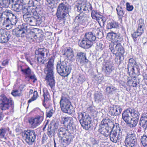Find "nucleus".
Here are the masks:
<instances>
[{
    "mask_svg": "<svg viewBox=\"0 0 147 147\" xmlns=\"http://www.w3.org/2000/svg\"><path fill=\"white\" fill-rule=\"evenodd\" d=\"M58 1V0H47V2L49 4H54L56 2L57 3Z\"/></svg>",
    "mask_w": 147,
    "mask_h": 147,
    "instance_id": "obj_59",
    "label": "nucleus"
},
{
    "mask_svg": "<svg viewBox=\"0 0 147 147\" xmlns=\"http://www.w3.org/2000/svg\"><path fill=\"white\" fill-rule=\"evenodd\" d=\"M72 119V118L71 117H62L61 118V123H63L65 126Z\"/></svg>",
    "mask_w": 147,
    "mask_h": 147,
    "instance_id": "obj_39",
    "label": "nucleus"
},
{
    "mask_svg": "<svg viewBox=\"0 0 147 147\" xmlns=\"http://www.w3.org/2000/svg\"><path fill=\"white\" fill-rule=\"evenodd\" d=\"M113 122L109 119H105L101 122L99 129L101 134L105 137L110 135L112 128L115 127Z\"/></svg>",
    "mask_w": 147,
    "mask_h": 147,
    "instance_id": "obj_3",
    "label": "nucleus"
},
{
    "mask_svg": "<svg viewBox=\"0 0 147 147\" xmlns=\"http://www.w3.org/2000/svg\"><path fill=\"white\" fill-rule=\"evenodd\" d=\"M85 78L83 75H80L78 78V83L82 84L85 81Z\"/></svg>",
    "mask_w": 147,
    "mask_h": 147,
    "instance_id": "obj_51",
    "label": "nucleus"
},
{
    "mask_svg": "<svg viewBox=\"0 0 147 147\" xmlns=\"http://www.w3.org/2000/svg\"><path fill=\"white\" fill-rule=\"evenodd\" d=\"M54 61L53 58H51L45 69V72L46 74V80L48 81V83L51 88L55 86V83L53 71Z\"/></svg>",
    "mask_w": 147,
    "mask_h": 147,
    "instance_id": "obj_1",
    "label": "nucleus"
},
{
    "mask_svg": "<svg viewBox=\"0 0 147 147\" xmlns=\"http://www.w3.org/2000/svg\"><path fill=\"white\" fill-rule=\"evenodd\" d=\"M139 114V112L134 109H129L125 110L122 114V118L126 123L129 121L134 115Z\"/></svg>",
    "mask_w": 147,
    "mask_h": 147,
    "instance_id": "obj_17",
    "label": "nucleus"
},
{
    "mask_svg": "<svg viewBox=\"0 0 147 147\" xmlns=\"http://www.w3.org/2000/svg\"><path fill=\"white\" fill-rule=\"evenodd\" d=\"M132 84L133 87H137V86L138 83L136 81H133L132 83Z\"/></svg>",
    "mask_w": 147,
    "mask_h": 147,
    "instance_id": "obj_62",
    "label": "nucleus"
},
{
    "mask_svg": "<svg viewBox=\"0 0 147 147\" xmlns=\"http://www.w3.org/2000/svg\"><path fill=\"white\" fill-rule=\"evenodd\" d=\"M34 34L33 35V36L32 37H31L30 38L31 40H32V41H33L34 42H35L37 38V37L36 35V34H34V33H33Z\"/></svg>",
    "mask_w": 147,
    "mask_h": 147,
    "instance_id": "obj_61",
    "label": "nucleus"
},
{
    "mask_svg": "<svg viewBox=\"0 0 147 147\" xmlns=\"http://www.w3.org/2000/svg\"><path fill=\"white\" fill-rule=\"evenodd\" d=\"M115 48L116 49H115V53H114L113 54L116 55L120 54L122 56L123 59L124 58L123 54L124 53V50L123 48L121 45V43L119 42L118 44H117V46H116Z\"/></svg>",
    "mask_w": 147,
    "mask_h": 147,
    "instance_id": "obj_30",
    "label": "nucleus"
},
{
    "mask_svg": "<svg viewBox=\"0 0 147 147\" xmlns=\"http://www.w3.org/2000/svg\"><path fill=\"white\" fill-rule=\"evenodd\" d=\"M11 94L14 96H19L21 95V92H19L18 90H13L11 92Z\"/></svg>",
    "mask_w": 147,
    "mask_h": 147,
    "instance_id": "obj_52",
    "label": "nucleus"
},
{
    "mask_svg": "<svg viewBox=\"0 0 147 147\" xmlns=\"http://www.w3.org/2000/svg\"><path fill=\"white\" fill-rule=\"evenodd\" d=\"M132 36L134 42H136L137 41L136 38L139 36H141L140 34L138 33V32H135L133 34H131Z\"/></svg>",
    "mask_w": 147,
    "mask_h": 147,
    "instance_id": "obj_54",
    "label": "nucleus"
},
{
    "mask_svg": "<svg viewBox=\"0 0 147 147\" xmlns=\"http://www.w3.org/2000/svg\"><path fill=\"white\" fill-rule=\"evenodd\" d=\"M97 46L96 47V49L98 50H102L103 49L104 46L102 43L100 42H98L97 43Z\"/></svg>",
    "mask_w": 147,
    "mask_h": 147,
    "instance_id": "obj_53",
    "label": "nucleus"
},
{
    "mask_svg": "<svg viewBox=\"0 0 147 147\" xmlns=\"http://www.w3.org/2000/svg\"><path fill=\"white\" fill-rule=\"evenodd\" d=\"M11 37V35L7 34L5 30L0 29V43H5L8 42Z\"/></svg>",
    "mask_w": 147,
    "mask_h": 147,
    "instance_id": "obj_22",
    "label": "nucleus"
},
{
    "mask_svg": "<svg viewBox=\"0 0 147 147\" xmlns=\"http://www.w3.org/2000/svg\"><path fill=\"white\" fill-rule=\"evenodd\" d=\"M49 53V51L45 49H39L36 51V57H37L38 63L41 64L45 63Z\"/></svg>",
    "mask_w": 147,
    "mask_h": 147,
    "instance_id": "obj_15",
    "label": "nucleus"
},
{
    "mask_svg": "<svg viewBox=\"0 0 147 147\" xmlns=\"http://www.w3.org/2000/svg\"><path fill=\"white\" fill-rule=\"evenodd\" d=\"M116 55L117 56L115 58V61L117 64L119 65L121 64V61L123 59L122 56L121 55Z\"/></svg>",
    "mask_w": 147,
    "mask_h": 147,
    "instance_id": "obj_47",
    "label": "nucleus"
},
{
    "mask_svg": "<svg viewBox=\"0 0 147 147\" xmlns=\"http://www.w3.org/2000/svg\"><path fill=\"white\" fill-rule=\"evenodd\" d=\"M60 107L64 113L69 114H72L73 110L71 109V103L69 99L64 96H62L60 101Z\"/></svg>",
    "mask_w": 147,
    "mask_h": 147,
    "instance_id": "obj_7",
    "label": "nucleus"
},
{
    "mask_svg": "<svg viewBox=\"0 0 147 147\" xmlns=\"http://www.w3.org/2000/svg\"><path fill=\"white\" fill-rule=\"evenodd\" d=\"M121 111L122 109L119 106L110 107L109 108V113L114 116L119 115L121 113Z\"/></svg>",
    "mask_w": 147,
    "mask_h": 147,
    "instance_id": "obj_28",
    "label": "nucleus"
},
{
    "mask_svg": "<svg viewBox=\"0 0 147 147\" xmlns=\"http://www.w3.org/2000/svg\"><path fill=\"white\" fill-rule=\"evenodd\" d=\"M119 25L118 23L112 21L108 23L107 27L108 29H111L113 28H116Z\"/></svg>",
    "mask_w": 147,
    "mask_h": 147,
    "instance_id": "obj_38",
    "label": "nucleus"
},
{
    "mask_svg": "<svg viewBox=\"0 0 147 147\" xmlns=\"http://www.w3.org/2000/svg\"><path fill=\"white\" fill-rule=\"evenodd\" d=\"M85 38L83 39L80 42H79V46L82 48L88 49L92 45L93 43L96 40V37L92 32L86 33Z\"/></svg>",
    "mask_w": 147,
    "mask_h": 147,
    "instance_id": "obj_4",
    "label": "nucleus"
},
{
    "mask_svg": "<svg viewBox=\"0 0 147 147\" xmlns=\"http://www.w3.org/2000/svg\"><path fill=\"white\" fill-rule=\"evenodd\" d=\"M127 69L129 75L130 73L133 75L136 74L138 75L140 74L139 66L135 60L133 58H130L129 60Z\"/></svg>",
    "mask_w": 147,
    "mask_h": 147,
    "instance_id": "obj_11",
    "label": "nucleus"
},
{
    "mask_svg": "<svg viewBox=\"0 0 147 147\" xmlns=\"http://www.w3.org/2000/svg\"><path fill=\"white\" fill-rule=\"evenodd\" d=\"M58 136L61 140L62 147H67L72 141L71 135L66 129L61 127L58 130Z\"/></svg>",
    "mask_w": 147,
    "mask_h": 147,
    "instance_id": "obj_2",
    "label": "nucleus"
},
{
    "mask_svg": "<svg viewBox=\"0 0 147 147\" xmlns=\"http://www.w3.org/2000/svg\"><path fill=\"white\" fill-rule=\"evenodd\" d=\"M78 11H81L82 9L83 11L92 10V7L90 4H86V0H78L76 5Z\"/></svg>",
    "mask_w": 147,
    "mask_h": 147,
    "instance_id": "obj_18",
    "label": "nucleus"
},
{
    "mask_svg": "<svg viewBox=\"0 0 147 147\" xmlns=\"http://www.w3.org/2000/svg\"><path fill=\"white\" fill-rule=\"evenodd\" d=\"M116 10L117 13V14L119 16V18L121 19L123 15L124 14L123 9L121 7L118 6L116 8Z\"/></svg>",
    "mask_w": 147,
    "mask_h": 147,
    "instance_id": "obj_43",
    "label": "nucleus"
},
{
    "mask_svg": "<svg viewBox=\"0 0 147 147\" xmlns=\"http://www.w3.org/2000/svg\"><path fill=\"white\" fill-rule=\"evenodd\" d=\"M3 26L5 27L6 29L9 30L12 28L13 25L8 17H7L4 19V20L3 23Z\"/></svg>",
    "mask_w": 147,
    "mask_h": 147,
    "instance_id": "obj_31",
    "label": "nucleus"
},
{
    "mask_svg": "<svg viewBox=\"0 0 147 147\" xmlns=\"http://www.w3.org/2000/svg\"><path fill=\"white\" fill-rule=\"evenodd\" d=\"M144 30L142 27H138L137 30L136 32H138V33L141 35L143 33Z\"/></svg>",
    "mask_w": 147,
    "mask_h": 147,
    "instance_id": "obj_56",
    "label": "nucleus"
},
{
    "mask_svg": "<svg viewBox=\"0 0 147 147\" xmlns=\"http://www.w3.org/2000/svg\"><path fill=\"white\" fill-rule=\"evenodd\" d=\"M139 113L134 115V117L130 120L129 121L126 123L129 124V126L131 128L134 127L137 125L138 122L139 118Z\"/></svg>",
    "mask_w": 147,
    "mask_h": 147,
    "instance_id": "obj_25",
    "label": "nucleus"
},
{
    "mask_svg": "<svg viewBox=\"0 0 147 147\" xmlns=\"http://www.w3.org/2000/svg\"><path fill=\"white\" fill-rule=\"evenodd\" d=\"M23 139L29 145H32L35 141L36 135L33 130H27L22 133Z\"/></svg>",
    "mask_w": 147,
    "mask_h": 147,
    "instance_id": "obj_9",
    "label": "nucleus"
},
{
    "mask_svg": "<svg viewBox=\"0 0 147 147\" xmlns=\"http://www.w3.org/2000/svg\"><path fill=\"white\" fill-rule=\"evenodd\" d=\"M9 130V128H1L0 129V136L2 138H4L7 131Z\"/></svg>",
    "mask_w": 147,
    "mask_h": 147,
    "instance_id": "obj_44",
    "label": "nucleus"
},
{
    "mask_svg": "<svg viewBox=\"0 0 147 147\" xmlns=\"http://www.w3.org/2000/svg\"><path fill=\"white\" fill-rule=\"evenodd\" d=\"M126 8L127 11H131L133 9L134 7L132 5H130L128 2L126 3Z\"/></svg>",
    "mask_w": 147,
    "mask_h": 147,
    "instance_id": "obj_55",
    "label": "nucleus"
},
{
    "mask_svg": "<svg viewBox=\"0 0 147 147\" xmlns=\"http://www.w3.org/2000/svg\"><path fill=\"white\" fill-rule=\"evenodd\" d=\"M88 60L86 59L85 56L82 61L83 62H85L87 63L88 62Z\"/></svg>",
    "mask_w": 147,
    "mask_h": 147,
    "instance_id": "obj_63",
    "label": "nucleus"
},
{
    "mask_svg": "<svg viewBox=\"0 0 147 147\" xmlns=\"http://www.w3.org/2000/svg\"><path fill=\"white\" fill-rule=\"evenodd\" d=\"M44 118V113L43 111H41L39 115L36 116L35 117L29 118L28 121L31 127L34 128L40 124Z\"/></svg>",
    "mask_w": 147,
    "mask_h": 147,
    "instance_id": "obj_13",
    "label": "nucleus"
},
{
    "mask_svg": "<svg viewBox=\"0 0 147 147\" xmlns=\"http://www.w3.org/2000/svg\"><path fill=\"white\" fill-rule=\"evenodd\" d=\"M55 133V130L54 126L51 124L49 125L47 129L48 135L50 138H52L54 135Z\"/></svg>",
    "mask_w": 147,
    "mask_h": 147,
    "instance_id": "obj_34",
    "label": "nucleus"
},
{
    "mask_svg": "<svg viewBox=\"0 0 147 147\" xmlns=\"http://www.w3.org/2000/svg\"><path fill=\"white\" fill-rule=\"evenodd\" d=\"M24 20L25 22L32 26L39 25L41 23V21L39 20V18L37 19L33 17H32L31 15H30V16H28L27 17L25 16Z\"/></svg>",
    "mask_w": 147,
    "mask_h": 147,
    "instance_id": "obj_21",
    "label": "nucleus"
},
{
    "mask_svg": "<svg viewBox=\"0 0 147 147\" xmlns=\"http://www.w3.org/2000/svg\"><path fill=\"white\" fill-rule=\"evenodd\" d=\"M6 11V9L4 11L3 8L2 7L0 6V16H1L2 15H4V13Z\"/></svg>",
    "mask_w": 147,
    "mask_h": 147,
    "instance_id": "obj_60",
    "label": "nucleus"
},
{
    "mask_svg": "<svg viewBox=\"0 0 147 147\" xmlns=\"http://www.w3.org/2000/svg\"><path fill=\"white\" fill-rule=\"evenodd\" d=\"M118 44V43H114L111 42L109 45V47L111 51L113 54L115 53L116 47Z\"/></svg>",
    "mask_w": 147,
    "mask_h": 147,
    "instance_id": "obj_45",
    "label": "nucleus"
},
{
    "mask_svg": "<svg viewBox=\"0 0 147 147\" xmlns=\"http://www.w3.org/2000/svg\"><path fill=\"white\" fill-rule=\"evenodd\" d=\"M14 108V103L11 98L4 95L0 96V108L2 110H5Z\"/></svg>",
    "mask_w": 147,
    "mask_h": 147,
    "instance_id": "obj_6",
    "label": "nucleus"
},
{
    "mask_svg": "<svg viewBox=\"0 0 147 147\" xmlns=\"http://www.w3.org/2000/svg\"><path fill=\"white\" fill-rule=\"evenodd\" d=\"M21 71L23 74L25 75L26 78H28L30 79H34L33 82L37 80V79L33 72L32 71L29 67H28L25 69H23L21 67Z\"/></svg>",
    "mask_w": 147,
    "mask_h": 147,
    "instance_id": "obj_20",
    "label": "nucleus"
},
{
    "mask_svg": "<svg viewBox=\"0 0 147 147\" xmlns=\"http://www.w3.org/2000/svg\"><path fill=\"white\" fill-rule=\"evenodd\" d=\"M137 142L136 134L133 131H130L127 132L124 143L127 147H134Z\"/></svg>",
    "mask_w": 147,
    "mask_h": 147,
    "instance_id": "obj_8",
    "label": "nucleus"
},
{
    "mask_svg": "<svg viewBox=\"0 0 147 147\" xmlns=\"http://www.w3.org/2000/svg\"><path fill=\"white\" fill-rule=\"evenodd\" d=\"M91 16L93 19L96 20L99 23L101 22H104L103 16L101 15L100 13L98 12L97 11L93 10L91 12Z\"/></svg>",
    "mask_w": 147,
    "mask_h": 147,
    "instance_id": "obj_26",
    "label": "nucleus"
},
{
    "mask_svg": "<svg viewBox=\"0 0 147 147\" xmlns=\"http://www.w3.org/2000/svg\"><path fill=\"white\" fill-rule=\"evenodd\" d=\"M89 18L88 15L84 13H80L76 16L74 19V22L78 24V25L75 26V30H78L79 29V26L81 25H85L88 23Z\"/></svg>",
    "mask_w": 147,
    "mask_h": 147,
    "instance_id": "obj_14",
    "label": "nucleus"
},
{
    "mask_svg": "<svg viewBox=\"0 0 147 147\" xmlns=\"http://www.w3.org/2000/svg\"><path fill=\"white\" fill-rule=\"evenodd\" d=\"M43 96L44 97V100L46 102H49L50 100V98L49 93L46 88L43 89Z\"/></svg>",
    "mask_w": 147,
    "mask_h": 147,
    "instance_id": "obj_37",
    "label": "nucleus"
},
{
    "mask_svg": "<svg viewBox=\"0 0 147 147\" xmlns=\"http://www.w3.org/2000/svg\"><path fill=\"white\" fill-rule=\"evenodd\" d=\"M78 115L79 120L83 128L88 130L90 127L91 118L84 112L78 113Z\"/></svg>",
    "mask_w": 147,
    "mask_h": 147,
    "instance_id": "obj_5",
    "label": "nucleus"
},
{
    "mask_svg": "<svg viewBox=\"0 0 147 147\" xmlns=\"http://www.w3.org/2000/svg\"><path fill=\"white\" fill-rule=\"evenodd\" d=\"M30 25L28 24H22L19 26L18 28L13 30V34L17 37H24L26 36V32L30 29Z\"/></svg>",
    "mask_w": 147,
    "mask_h": 147,
    "instance_id": "obj_10",
    "label": "nucleus"
},
{
    "mask_svg": "<svg viewBox=\"0 0 147 147\" xmlns=\"http://www.w3.org/2000/svg\"><path fill=\"white\" fill-rule=\"evenodd\" d=\"M38 94L36 91H35L34 92L33 96L28 101V103H30L32 101L35 100L37 98Z\"/></svg>",
    "mask_w": 147,
    "mask_h": 147,
    "instance_id": "obj_48",
    "label": "nucleus"
},
{
    "mask_svg": "<svg viewBox=\"0 0 147 147\" xmlns=\"http://www.w3.org/2000/svg\"><path fill=\"white\" fill-rule=\"evenodd\" d=\"M108 36L111 37V42L114 43H118V42H121L123 40V36L119 34H116L114 32L109 33Z\"/></svg>",
    "mask_w": 147,
    "mask_h": 147,
    "instance_id": "obj_23",
    "label": "nucleus"
},
{
    "mask_svg": "<svg viewBox=\"0 0 147 147\" xmlns=\"http://www.w3.org/2000/svg\"><path fill=\"white\" fill-rule=\"evenodd\" d=\"M64 55H65L67 58H72L74 56L73 51L70 48H68L65 49Z\"/></svg>",
    "mask_w": 147,
    "mask_h": 147,
    "instance_id": "obj_35",
    "label": "nucleus"
},
{
    "mask_svg": "<svg viewBox=\"0 0 147 147\" xmlns=\"http://www.w3.org/2000/svg\"><path fill=\"white\" fill-rule=\"evenodd\" d=\"M77 56L78 58L80 59V61L82 62L85 56V55L83 52H79L77 54Z\"/></svg>",
    "mask_w": 147,
    "mask_h": 147,
    "instance_id": "obj_50",
    "label": "nucleus"
},
{
    "mask_svg": "<svg viewBox=\"0 0 147 147\" xmlns=\"http://www.w3.org/2000/svg\"><path fill=\"white\" fill-rule=\"evenodd\" d=\"M71 9V6L67 3L64 2L59 4L57 10L67 13Z\"/></svg>",
    "mask_w": 147,
    "mask_h": 147,
    "instance_id": "obj_24",
    "label": "nucleus"
},
{
    "mask_svg": "<svg viewBox=\"0 0 147 147\" xmlns=\"http://www.w3.org/2000/svg\"><path fill=\"white\" fill-rule=\"evenodd\" d=\"M94 99L96 102L99 103L101 102L103 99V96L102 94L96 93L94 94Z\"/></svg>",
    "mask_w": 147,
    "mask_h": 147,
    "instance_id": "obj_36",
    "label": "nucleus"
},
{
    "mask_svg": "<svg viewBox=\"0 0 147 147\" xmlns=\"http://www.w3.org/2000/svg\"><path fill=\"white\" fill-rule=\"evenodd\" d=\"M22 12L24 13L23 15V17L24 19V18L25 16H26V17L28 16H30L31 15L30 13L28 11V9L26 8H24L22 9Z\"/></svg>",
    "mask_w": 147,
    "mask_h": 147,
    "instance_id": "obj_49",
    "label": "nucleus"
},
{
    "mask_svg": "<svg viewBox=\"0 0 147 147\" xmlns=\"http://www.w3.org/2000/svg\"><path fill=\"white\" fill-rule=\"evenodd\" d=\"M106 92L109 94H112L113 92L116 90V88L114 87L108 86L106 88Z\"/></svg>",
    "mask_w": 147,
    "mask_h": 147,
    "instance_id": "obj_46",
    "label": "nucleus"
},
{
    "mask_svg": "<svg viewBox=\"0 0 147 147\" xmlns=\"http://www.w3.org/2000/svg\"><path fill=\"white\" fill-rule=\"evenodd\" d=\"M113 64L111 62H106L105 68V72L106 76H109L110 74L114 69Z\"/></svg>",
    "mask_w": 147,
    "mask_h": 147,
    "instance_id": "obj_29",
    "label": "nucleus"
},
{
    "mask_svg": "<svg viewBox=\"0 0 147 147\" xmlns=\"http://www.w3.org/2000/svg\"><path fill=\"white\" fill-rule=\"evenodd\" d=\"M4 13L6 16L8 17L13 26L16 24L18 21V18L19 16L17 13H13L11 10L6 9V11Z\"/></svg>",
    "mask_w": 147,
    "mask_h": 147,
    "instance_id": "obj_19",
    "label": "nucleus"
},
{
    "mask_svg": "<svg viewBox=\"0 0 147 147\" xmlns=\"http://www.w3.org/2000/svg\"><path fill=\"white\" fill-rule=\"evenodd\" d=\"M25 85L23 84H22L20 86L19 88L20 89L21 91L22 90V89L25 87Z\"/></svg>",
    "mask_w": 147,
    "mask_h": 147,
    "instance_id": "obj_64",
    "label": "nucleus"
},
{
    "mask_svg": "<svg viewBox=\"0 0 147 147\" xmlns=\"http://www.w3.org/2000/svg\"><path fill=\"white\" fill-rule=\"evenodd\" d=\"M65 127H66L68 131L69 130L71 131H73L75 129V126L74 124L73 119L71 120V121L65 126Z\"/></svg>",
    "mask_w": 147,
    "mask_h": 147,
    "instance_id": "obj_41",
    "label": "nucleus"
},
{
    "mask_svg": "<svg viewBox=\"0 0 147 147\" xmlns=\"http://www.w3.org/2000/svg\"><path fill=\"white\" fill-rule=\"evenodd\" d=\"M140 140L144 147H147V135L144 134L141 136Z\"/></svg>",
    "mask_w": 147,
    "mask_h": 147,
    "instance_id": "obj_42",
    "label": "nucleus"
},
{
    "mask_svg": "<svg viewBox=\"0 0 147 147\" xmlns=\"http://www.w3.org/2000/svg\"><path fill=\"white\" fill-rule=\"evenodd\" d=\"M144 26V20L141 19L139 20V24L138 27H143Z\"/></svg>",
    "mask_w": 147,
    "mask_h": 147,
    "instance_id": "obj_57",
    "label": "nucleus"
},
{
    "mask_svg": "<svg viewBox=\"0 0 147 147\" xmlns=\"http://www.w3.org/2000/svg\"><path fill=\"white\" fill-rule=\"evenodd\" d=\"M66 13H67L57 10L56 15L58 20L64 21L65 20Z\"/></svg>",
    "mask_w": 147,
    "mask_h": 147,
    "instance_id": "obj_33",
    "label": "nucleus"
},
{
    "mask_svg": "<svg viewBox=\"0 0 147 147\" xmlns=\"http://www.w3.org/2000/svg\"><path fill=\"white\" fill-rule=\"evenodd\" d=\"M57 69L58 73L63 76H67L70 73L71 70L70 67L67 66L65 62L57 64Z\"/></svg>",
    "mask_w": 147,
    "mask_h": 147,
    "instance_id": "obj_16",
    "label": "nucleus"
},
{
    "mask_svg": "<svg viewBox=\"0 0 147 147\" xmlns=\"http://www.w3.org/2000/svg\"><path fill=\"white\" fill-rule=\"evenodd\" d=\"M53 109L50 110L47 113V117H50L53 115Z\"/></svg>",
    "mask_w": 147,
    "mask_h": 147,
    "instance_id": "obj_58",
    "label": "nucleus"
},
{
    "mask_svg": "<svg viewBox=\"0 0 147 147\" xmlns=\"http://www.w3.org/2000/svg\"><path fill=\"white\" fill-rule=\"evenodd\" d=\"M139 125L144 129L147 128V113L142 114L139 121Z\"/></svg>",
    "mask_w": 147,
    "mask_h": 147,
    "instance_id": "obj_27",
    "label": "nucleus"
},
{
    "mask_svg": "<svg viewBox=\"0 0 147 147\" xmlns=\"http://www.w3.org/2000/svg\"><path fill=\"white\" fill-rule=\"evenodd\" d=\"M12 5V9L14 11L20 12L23 8V5L21 3H19L18 1L15 2Z\"/></svg>",
    "mask_w": 147,
    "mask_h": 147,
    "instance_id": "obj_32",
    "label": "nucleus"
},
{
    "mask_svg": "<svg viewBox=\"0 0 147 147\" xmlns=\"http://www.w3.org/2000/svg\"><path fill=\"white\" fill-rule=\"evenodd\" d=\"M11 0H0V4L3 7H8L11 2Z\"/></svg>",
    "mask_w": 147,
    "mask_h": 147,
    "instance_id": "obj_40",
    "label": "nucleus"
},
{
    "mask_svg": "<svg viewBox=\"0 0 147 147\" xmlns=\"http://www.w3.org/2000/svg\"><path fill=\"white\" fill-rule=\"evenodd\" d=\"M115 124L117 128V130L111 131L109 135L111 140L114 143L117 142L119 140L121 139L123 132V129L120 128L119 127H117V125H118V124L116 123Z\"/></svg>",
    "mask_w": 147,
    "mask_h": 147,
    "instance_id": "obj_12",
    "label": "nucleus"
}]
</instances>
